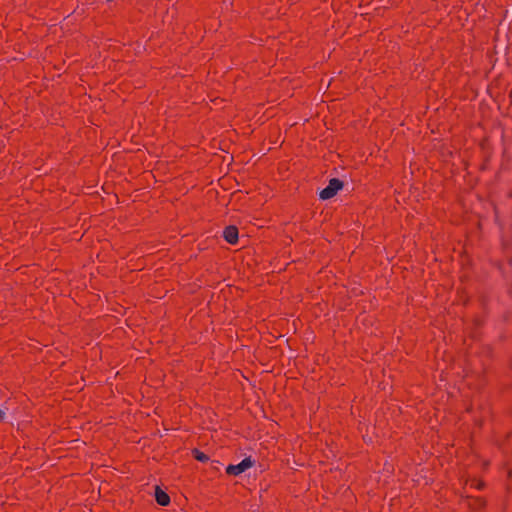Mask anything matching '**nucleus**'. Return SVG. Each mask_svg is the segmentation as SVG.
<instances>
[{
  "label": "nucleus",
  "instance_id": "5",
  "mask_svg": "<svg viewBox=\"0 0 512 512\" xmlns=\"http://www.w3.org/2000/svg\"><path fill=\"white\" fill-rule=\"evenodd\" d=\"M194 457L198 460V461H201V462H205L208 460V456L198 450H195L194 451Z\"/></svg>",
  "mask_w": 512,
  "mask_h": 512
},
{
  "label": "nucleus",
  "instance_id": "2",
  "mask_svg": "<svg viewBox=\"0 0 512 512\" xmlns=\"http://www.w3.org/2000/svg\"><path fill=\"white\" fill-rule=\"evenodd\" d=\"M252 466H253V461L250 458H245L237 465H229L226 468V473L229 475L237 476V475L245 472L247 469L251 468Z\"/></svg>",
  "mask_w": 512,
  "mask_h": 512
},
{
  "label": "nucleus",
  "instance_id": "6",
  "mask_svg": "<svg viewBox=\"0 0 512 512\" xmlns=\"http://www.w3.org/2000/svg\"><path fill=\"white\" fill-rule=\"evenodd\" d=\"M4 415L5 413L2 410H0V421L4 419Z\"/></svg>",
  "mask_w": 512,
  "mask_h": 512
},
{
  "label": "nucleus",
  "instance_id": "4",
  "mask_svg": "<svg viewBox=\"0 0 512 512\" xmlns=\"http://www.w3.org/2000/svg\"><path fill=\"white\" fill-rule=\"evenodd\" d=\"M156 501L161 506H166L170 502V498L168 494H166L164 491L160 490L158 487L156 488L155 492Z\"/></svg>",
  "mask_w": 512,
  "mask_h": 512
},
{
  "label": "nucleus",
  "instance_id": "3",
  "mask_svg": "<svg viewBox=\"0 0 512 512\" xmlns=\"http://www.w3.org/2000/svg\"><path fill=\"white\" fill-rule=\"evenodd\" d=\"M225 240L230 244H235L238 240V229L235 226H228L223 232Z\"/></svg>",
  "mask_w": 512,
  "mask_h": 512
},
{
  "label": "nucleus",
  "instance_id": "1",
  "mask_svg": "<svg viewBox=\"0 0 512 512\" xmlns=\"http://www.w3.org/2000/svg\"><path fill=\"white\" fill-rule=\"evenodd\" d=\"M342 186L343 184L340 180L333 178L329 181L328 186L320 192L319 196L323 200L330 199L336 195Z\"/></svg>",
  "mask_w": 512,
  "mask_h": 512
}]
</instances>
